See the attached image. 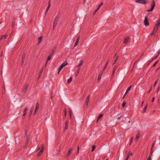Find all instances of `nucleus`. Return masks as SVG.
<instances>
[{"label": "nucleus", "mask_w": 160, "mask_h": 160, "mask_svg": "<svg viewBox=\"0 0 160 160\" xmlns=\"http://www.w3.org/2000/svg\"><path fill=\"white\" fill-rule=\"evenodd\" d=\"M68 64V63L67 62L65 61L59 67L58 69V74H59L60 71L62 69V68L66 66Z\"/></svg>", "instance_id": "f257e3e1"}, {"label": "nucleus", "mask_w": 160, "mask_h": 160, "mask_svg": "<svg viewBox=\"0 0 160 160\" xmlns=\"http://www.w3.org/2000/svg\"><path fill=\"white\" fill-rule=\"evenodd\" d=\"M155 5V2L154 0L152 1V3L151 5V8L150 9L147 10V11L148 12L152 11L153 10Z\"/></svg>", "instance_id": "f03ea898"}, {"label": "nucleus", "mask_w": 160, "mask_h": 160, "mask_svg": "<svg viewBox=\"0 0 160 160\" xmlns=\"http://www.w3.org/2000/svg\"><path fill=\"white\" fill-rule=\"evenodd\" d=\"M59 19V16L58 15L56 16L54 20V22L53 23V29L54 30V28L56 26L57 24V21H58Z\"/></svg>", "instance_id": "7ed1b4c3"}, {"label": "nucleus", "mask_w": 160, "mask_h": 160, "mask_svg": "<svg viewBox=\"0 0 160 160\" xmlns=\"http://www.w3.org/2000/svg\"><path fill=\"white\" fill-rule=\"evenodd\" d=\"M135 2L143 4H147L148 3L147 1L145 0H137L135 1Z\"/></svg>", "instance_id": "20e7f679"}, {"label": "nucleus", "mask_w": 160, "mask_h": 160, "mask_svg": "<svg viewBox=\"0 0 160 160\" xmlns=\"http://www.w3.org/2000/svg\"><path fill=\"white\" fill-rule=\"evenodd\" d=\"M148 19L147 16H146L145 18L144 21V25L146 26H148L149 25V23L148 22Z\"/></svg>", "instance_id": "39448f33"}, {"label": "nucleus", "mask_w": 160, "mask_h": 160, "mask_svg": "<svg viewBox=\"0 0 160 160\" xmlns=\"http://www.w3.org/2000/svg\"><path fill=\"white\" fill-rule=\"evenodd\" d=\"M25 56H26V53H23L22 56V59H21V62H20V64L22 65L23 64L25 60Z\"/></svg>", "instance_id": "423d86ee"}, {"label": "nucleus", "mask_w": 160, "mask_h": 160, "mask_svg": "<svg viewBox=\"0 0 160 160\" xmlns=\"http://www.w3.org/2000/svg\"><path fill=\"white\" fill-rule=\"evenodd\" d=\"M28 85L27 84H26L24 86L23 92L24 93H26L28 89Z\"/></svg>", "instance_id": "0eeeda50"}, {"label": "nucleus", "mask_w": 160, "mask_h": 160, "mask_svg": "<svg viewBox=\"0 0 160 160\" xmlns=\"http://www.w3.org/2000/svg\"><path fill=\"white\" fill-rule=\"evenodd\" d=\"M140 134V130H138L137 131V133L136 134V140L138 141L139 138Z\"/></svg>", "instance_id": "6e6552de"}, {"label": "nucleus", "mask_w": 160, "mask_h": 160, "mask_svg": "<svg viewBox=\"0 0 160 160\" xmlns=\"http://www.w3.org/2000/svg\"><path fill=\"white\" fill-rule=\"evenodd\" d=\"M28 109V107L26 106L25 108V109H24V112H23L24 113H23V117H22V118L23 119L26 116Z\"/></svg>", "instance_id": "1a4fd4ad"}, {"label": "nucleus", "mask_w": 160, "mask_h": 160, "mask_svg": "<svg viewBox=\"0 0 160 160\" xmlns=\"http://www.w3.org/2000/svg\"><path fill=\"white\" fill-rule=\"evenodd\" d=\"M160 25V18H159L157 21V22L154 28H157L158 29Z\"/></svg>", "instance_id": "9d476101"}, {"label": "nucleus", "mask_w": 160, "mask_h": 160, "mask_svg": "<svg viewBox=\"0 0 160 160\" xmlns=\"http://www.w3.org/2000/svg\"><path fill=\"white\" fill-rule=\"evenodd\" d=\"M158 30V29H157V28H155L154 27L153 32L151 34V36H153L155 35L156 33Z\"/></svg>", "instance_id": "9b49d317"}, {"label": "nucleus", "mask_w": 160, "mask_h": 160, "mask_svg": "<svg viewBox=\"0 0 160 160\" xmlns=\"http://www.w3.org/2000/svg\"><path fill=\"white\" fill-rule=\"evenodd\" d=\"M39 107V104L38 102H37L36 104V107L34 112V114L35 115L37 112H38V109Z\"/></svg>", "instance_id": "f8f14e48"}, {"label": "nucleus", "mask_w": 160, "mask_h": 160, "mask_svg": "<svg viewBox=\"0 0 160 160\" xmlns=\"http://www.w3.org/2000/svg\"><path fill=\"white\" fill-rule=\"evenodd\" d=\"M43 150H44L43 147H42V149L39 151V152L37 154V155L38 156H40L42 154V152H43Z\"/></svg>", "instance_id": "ddd939ff"}, {"label": "nucleus", "mask_w": 160, "mask_h": 160, "mask_svg": "<svg viewBox=\"0 0 160 160\" xmlns=\"http://www.w3.org/2000/svg\"><path fill=\"white\" fill-rule=\"evenodd\" d=\"M130 39V38L129 37H128L127 38H124L123 43L125 44H127Z\"/></svg>", "instance_id": "4468645a"}, {"label": "nucleus", "mask_w": 160, "mask_h": 160, "mask_svg": "<svg viewBox=\"0 0 160 160\" xmlns=\"http://www.w3.org/2000/svg\"><path fill=\"white\" fill-rule=\"evenodd\" d=\"M90 97V95H88L87 97L86 100V104L87 106L88 105V103L89 101V98Z\"/></svg>", "instance_id": "2eb2a0df"}, {"label": "nucleus", "mask_w": 160, "mask_h": 160, "mask_svg": "<svg viewBox=\"0 0 160 160\" xmlns=\"http://www.w3.org/2000/svg\"><path fill=\"white\" fill-rule=\"evenodd\" d=\"M117 67H118V66L116 65H115L114 66V67L113 68V72H112V78L115 72V71H116V69L117 68Z\"/></svg>", "instance_id": "dca6fc26"}, {"label": "nucleus", "mask_w": 160, "mask_h": 160, "mask_svg": "<svg viewBox=\"0 0 160 160\" xmlns=\"http://www.w3.org/2000/svg\"><path fill=\"white\" fill-rule=\"evenodd\" d=\"M52 56L49 55V56L48 57V58H47V61H46V64H45V67H46L47 66V64L48 62L50 60V59H51L52 57Z\"/></svg>", "instance_id": "f3484780"}, {"label": "nucleus", "mask_w": 160, "mask_h": 160, "mask_svg": "<svg viewBox=\"0 0 160 160\" xmlns=\"http://www.w3.org/2000/svg\"><path fill=\"white\" fill-rule=\"evenodd\" d=\"M55 48H53L52 51L51 52H50L49 55L52 56H53V55L54 54V53H55Z\"/></svg>", "instance_id": "a211bd4d"}, {"label": "nucleus", "mask_w": 160, "mask_h": 160, "mask_svg": "<svg viewBox=\"0 0 160 160\" xmlns=\"http://www.w3.org/2000/svg\"><path fill=\"white\" fill-rule=\"evenodd\" d=\"M42 36L38 38V45L40 44L41 43V42L42 41Z\"/></svg>", "instance_id": "6ab92c4d"}, {"label": "nucleus", "mask_w": 160, "mask_h": 160, "mask_svg": "<svg viewBox=\"0 0 160 160\" xmlns=\"http://www.w3.org/2000/svg\"><path fill=\"white\" fill-rule=\"evenodd\" d=\"M29 141V138H27L26 141V143L25 145L24 146V148H25L27 147V146L28 143Z\"/></svg>", "instance_id": "aec40b11"}, {"label": "nucleus", "mask_w": 160, "mask_h": 160, "mask_svg": "<svg viewBox=\"0 0 160 160\" xmlns=\"http://www.w3.org/2000/svg\"><path fill=\"white\" fill-rule=\"evenodd\" d=\"M72 148L69 149L68 150V152L67 153V157L69 156L70 155V154H71V153L72 152Z\"/></svg>", "instance_id": "412c9836"}, {"label": "nucleus", "mask_w": 160, "mask_h": 160, "mask_svg": "<svg viewBox=\"0 0 160 160\" xmlns=\"http://www.w3.org/2000/svg\"><path fill=\"white\" fill-rule=\"evenodd\" d=\"M79 39V37L77 39L76 41L75 42V43L74 44V47H76L78 44V42Z\"/></svg>", "instance_id": "4be33fe9"}, {"label": "nucleus", "mask_w": 160, "mask_h": 160, "mask_svg": "<svg viewBox=\"0 0 160 160\" xmlns=\"http://www.w3.org/2000/svg\"><path fill=\"white\" fill-rule=\"evenodd\" d=\"M7 36H8L6 35H4L2 36L0 38V41L2 40L3 39H6L7 38Z\"/></svg>", "instance_id": "5701e85b"}, {"label": "nucleus", "mask_w": 160, "mask_h": 160, "mask_svg": "<svg viewBox=\"0 0 160 160\" xmlns=\"http://www.w3.org/2000/svg\"><path fill=\"white\" fill-rule=\"evenodd\" d=\"M103 72H100L99 74L98 75V80L99 81V80H100L101 78V76H102V73H103Z\"/></svg>", "instance_id": "b1692460"}, {"label": "nucleus", "mask_w": 160, "mask_h": 160, "mask_svg": "<svg viewBox=\"0 0 160 160\" xmlns=\"http://www.w3.org/2000/svg\"><path fill=\"white\" fill-rule=\"evenodd\" d=\"M48 3H49V5H48V7L46 9V10L45 12V14H46V13L48 11V10L50 8V1H49Z\"/></svg>", "instance_id": "393cba45"}, {"label": "nucleus", "mask_w": 160, "mask_h": 160, "mask_svg": "<svg viewBox=\"0 0 160 160\" xmlns=\"http://www.w3.org/2000/svg\"><path fill=\"white\" fill-rule=\"evenodd\" d=\"M109 62V61H107V62H106L105 66L103 68V71L102 72H104L105 69H106L107 66L108 64V63Z\"/></svg>", "instance_id": "a878e982"}, {"label": "nucleus", "mask_w": 160, "mask_h": 160, "mask_svg": "<svg viewBox=\"0 0 160 160\" xmlns=\"http://www.w3.org/2000/svg\"><path fill=\"white\" fill-rule=\"evenodd\" d=\"M72 77H71L69 79H68V84L70 83L71 82H72Z\"/></svg>", "instance_id": "bb28decb"}, {"label": "nucleus", "mask_w": 160, "mask_h": 160, "mask_svg": "<svg viewBox=\"0 0 160 160\" xmlns=\"http://www.w3.org/2000/svg\"><path fill=\"white\" fill-rule=\"evenodd\" d=\"M83 63V61L82 60L80 61V64L78 66V68L80 67L82 65Z\"/></svg>", "instance_id": "cd10ccee"}, {"label": "nucleus", "mask_w": 160, "mask_h": 160, "mask_svg": "<svg viewBox=\"0 0 160 160\" xmlns=\"http://www.w3.org/2000/svg\"><path fill=\"white\" fill-rule=\"evenodd\" d=\"M65 117H66L67 114V110L66 108H65L64 110Z\"/></svg>", "instance_id": "c85d7f7f"}, {"label": "nucleus", "mask_w": 160, "mask_h": 160, "mask_svg": "<svg viewBox=\"0 0 160 160\" xmlns=\"http://www.w3.org/2000/svg\"><path fill=\"white\" fill-rule=\"evenodd\" d=\"M147 107H148V105L147 104L146 106L145 107L143 110V113H144L146 112V110H147Z\"/></svg>", "instance_id": "c756f323"}, {"label": "nucleus", "mask_w": 160, "mask_h": 160, "mask_svg": "<svg viewBox=\"0 0 160 160\" xmlns=\"http://www.w3.org/2000/svg\"><path fill=\"white\" fill-rule=\"evenodd\" d=\"M42 71H43V68L42 69V70H41L40 71V72H39V75H38V78H40V77H41V74H42Z\"/></svg>", "instance_id": "7c9ffc66"}, {"label": "nucleus", "mask_w": 160, "mask_h": 160, "mask_svg": "<svg viewBox=\"0 0 160 160\" xmlns=\"http://www.w3.org/2000/svg\"><path fill=\"white\" fill-rule=\"evenodd\" d=\"M80 69L79 68H78L77 71V72L76 73V76H77L78 74L80 72Z\"/></svg>", "instance_id": "2f4dec72"}, {"label": "nucleus", "mask_w": 160, "mask_h": 160, "mask_svg": "<svg viewBox=\"0 0 160 160\" xmlns=\"http://www.w3.org/2000/svg\"><path fill=\"white\" fill-rule=\"evenodd\" d=\"M103 115L102 114H101L100 115L98 118V120L97 121H98V120H99L101 118H102V117Z\"/></svg>", "instance_id": "473e14b6"}, {"label": "nucleus", "mask_w": 160, "mask_h": 160, "mask_svg": "<svg viewBox=\"0 0 160 160\" xmlns=\"http://www.w3.org/2000/svg\"><path fill=\"white\" fill-rule=\"evenodd\" d=\"M96 147V146H95L94 145H93L92 146V152H93L94 150L95 149Z\"/></svg>", "instance_id": "72a5a7b5"}, {"label": "nucleus", "mask_w": 160, "mask_h": 160, "mask_svg": "<svg viewBox=\"0 0 160 160\" xmlns=\"http://www.w3.org/2000/svg\"><path fill=\"white\" fill-rule=\"evenodd\" d=\"M65 128L66 129H67L68 128V123L67 122H66L65 123Z\"/></svg>", "instance_id": "f704fd0d"}, {"label": "nucleus", "mask_w": 160, "mask_h": 160, "mask_svg": "<svg viewBox=\"0 0 160 160\" xmlns=\"http://www.w3.org/2000/svg\"><path fill=\"white\" fill-rule=\"evenodd\" d=\"M158 61H157L156 62L153 64V65H152V67H155V66H156V64L158 63Z\"/></svg>", "instance_id": "c9c22d12"}, {"label": "nucleus", "mask_w": 160, "mask_h": 160, "mask_svg": "<svg viewBox=\"0 0 160 160\" xmlns=\"http://www.w3.org/2000/svg\"><path fill=\"white\" fill-rule=\"evenodd\" d=\"M155 145V142L152 143V147L151 148V149L153 150V148L154 147V146Z\"/></svg>", "instance_id": "e433bc0d"}, {"label": "nucleus", "mask_w": 160, "mask_h": 160, "mask_svg": "<svg viewBox=\"0 0 160 160\" xmlns=\"http://www.w3.org/2000/svg\"><path fill=\"white\" fill-rule=\"evenodd\" d=\"M99 9V8H97L96 9V10H95L94 11V12H93V14H94V15H95V14L96 13V12H97V11H98V9Z\"/></svg>", "instance_id": "4c0bfd02"}, {"label": "nucleus", "mask_w": 160, "mask_h": 160, "mask_svg": "<svg viewBox=\"0 0 160 160\" xmlns=\"http://www.w3.org/2000/svg\"><path fill=\"white\" fill-rule=\"evenodd\" d=\"M103 4V3L102 2H101L100 3V4L98 6V8H100Z\"/></svg>", "instance_id": "58836bf2"}, {"label": "nucleus", "mask_w": 160, "mask_h": 160, "mask_svg": "<svg viewBox=\"0 0 160 160\" xmlns=\"http://www.w3.org/2000/svg\"><path fill=\"white\" fill-rule=\"evenodd\" d=\"M153 152V150L152 149H151V153H150V156H151V157L152 156V153Z\"/></svg>", "instance_id": "ea45409f"}, {"label": "nucleus", "mask_w": 160, "mask_h": 160, "mask_svg": "<svg viewBox=\"0 0 160 160\" xmlns=\"http://www.w3.org/2000/svg\"><path fill=\"white\" fill-rule=\"evenodd\" d=\"M72 113V111L71 110H69V113L70 115V118H71V113Z\"/></svg>", "instance_id": "a19ab883"}, {"label": "nucleus", "mask_w": 160, "mask_h": 160, "mask_svg": "<svg viewBox=\"0 0 160 160\" xmlns=\"http://www.w3.org/2000/svg\"><path fill=\"white\" fill-rule=\"evenodd\" d=\"M132 86H129L127 89V92H129L131 88V87Z\"/></svg>", "instance_id": "79ce46f5"}, {"label": "nucleus", "mask_w": 160, "mask_h": 160, "mask_svg": "<svg viewBox=\"0 0 160 160\" xmlns=\"http://www.w3.org/2000/svg\"><path fill=\"white\" fill-rule=\"evenodd\" d=\"M126 104V103L125 102H123L122 104V106L123 107H124L125 106V105Z\"/></svg>", "instance_id": "37998d69"}, {"label": "nucleus", "mask_w": 160, "mask_h": 160, "mask_svg": "<svg viewBox=\"0 0 160 160\" xmlns=\"http://www.w3.org/2000/svg\"><path fill=\"white\" fill-rule=\"evenodd\" d=\"M160 53V50L158 52V55H156L155 57H156V58H157L159 56Z\"/></svg>", "instance_id": "c03bdc74"}, {"label": "nucleus", "mask_w": 160, "mask_h": 160, "mask_svg": "<svg viewBox=\"0 0 160 160\" xmlns=\"http://www.w3.org/2000/svg\"><path fill=\"white\" fill-rule=\"evenodd\" d=\"M33 111V109L32 108H31L30 110V115L32 114Z\"/></svg>", "instance_id": "a18cd8bd"}, {"label": "nucleus", "mask_w": 160, "mask_h": 160, "mask_svg": "<svg viewBox=\"0 0 160 160\" xmlns=\"http://www.w3.org/2000/svg\"><path fill=\"white\" fill-rule=\"evenodd\" d=\"M158 79H157V80H156V81L155 82V83H154V87H155V86L156 85V84H157V82H158Z\"/></svg>", "instance_id": "49530a36"}, {"label": "nucleus", "mask_w": 160, "mask_h": 160, "mask_svg": "<svg viewBox=\"0 0 160 160\" xmlns=\"http://www.w3.org/2000/svg\"><path fill=\"white\" fill-rule=\"evenodd\" d=\"M152 158L151 157V156H149L148 157L147 160H151Z\"/></svg>", "instance_id": "de8ad7c7"}, {"label": "nucleus", "mask_w": 160, "mask_h": 160, "mask_svg": "<svg viewBox=\"0 0 160 160\" xmlns=\"http://www.w3.org/2000/svg\"><path fill=\"white\" fill-rule=\"evenodd\" d=\"M129 157V154H128L125 160H128Z\"/></svg>", "instance_id": "09e8293b"}, {"label": "nucleus", "mask_w": 160, "mask_h": 160, "mask_svg": "<svg viewBox=\"0 0 160 160\" xmlns=\"http://www.w3.org/2000/svg\"><path fill=\"white\" fill-rule=\"evenodd\" d=\"M123 117V116L122 115L120 117L118 118L117 119L118 120H120Z\"/></svg>", "instance_id": "8fccbe9b"}, {"label": "nucleus", "mask_w": 160, "mask_h": 160, "mask_svg": "<svg viewBox=\"0 0 160 160\" xmlns=\"http://www.w3.org/2000/svg\"><path fill=\"white\" fill-rule=\"evenodd\" d=\"M160 87H158L157 90V92L158 93L160 90Z\"/></svg>", "instance_id": "3c124183"}, {"label": "nucleus", "mask_w": 160, "mask_h": 160, "mask_svg": "<svg viewBox=\"0 0 160 160\" xmlns=\"http://www.w3.org/2000/svg\"><path fill=\"white\" fill-rule=\"evenodd\" d=\"M152 85L151 87H150V90L149 91V92H148V93H149L151 91V90H152Z\"/></svg>", "instance_id": "603ef678"}, {"label": "nucleus", "mask_w": 160, "mask_h": 160, "mask_svg": "<svg viewBox=\"0 0 160 160\" xmlns=\"http://www.w3.org/2000/svg\"><path fill=\"white\" fill-rule=\"evenodd\" d=\"M79 145H78V152H77L78 153L79 152Z\"/></svg>", "instance_id": "864d4df0"}, {"label": "nucleus", "mask_w": 160, "mask_h": 160, "mask_svg": "<svg viewBox=\"0 0 160 160\" xmlns=\"http://www.w3.org/2000/svg\"><path fill=\"white\" fill-rule=\"evenodd\" d=\"M155 99V97H153L152 98V102H153L154 100Z\"/></svg>", "instance_id": "5fc2aeb1"}, {"label": "nucleus", "mask_w": 160, "mask_h": 160, "mask_svg": "<svg viewBox=\"0 0 160 160\" xmlns=\"http://www.w3.org/2000/svg\"><path fill=\"white\" fill-rule=\"evenodd\" d=\"M133 137H132L130 139V142H132V140H133Z\"/></svg>", "instance_id": "6e6d98bb"}, {"label": "nucleus", "mask_w": 160, "mask_h": 160, "mask_svg": "<svg viewBox=\"0 0 160 160\" xmlns=\"http://www.w3.org/2000/svg\"><path fill=\"white\" fill-rule=\"evenodd\" d=\"M117 61L116 60H115L114 61V63H113V65H114V64H115L116 63Z\"/></svg>", "instance_id": "4d7b16f0"}, {"label": "nucleus", "mask_w": 160, "mask_h": 160, "mask_svg": "<svg viewBox=\"0 0 160 160\" xmlns=\"http://www.w3.org/2000/svg\"><path fill=\"white\" fill-rule=\"evenodd\" d=\"M118 56H117L116 57V58L115 60L117 61V60L118 59Z\"/></svg>", "instance_id": "13d9d810"}, {"label": "nucleus", "mask_w": 160, "mask_h": 160, "mask_svg": "<svg viewBox=\"0 0 160 160\" xmlns=\"http://www.w3.org/2000/svg\"><path fill=\"white\" fill-rule=\"evenodd\" d=\"M27 130L26 129L25 130V135H27Z\"/></svg>", "instance_id": "bf43d9fd"}, {"label": "nucleus", "mask_w": 160, "mask_h": 160, "mask_svg": "<svg viewBox=\"0 0 160 160\" xmlns=\"http://www.w3.org/2000/svg\"><path fill=\"white\" fill-rule=\"evenodd\" d=\"M156 58H156V57H155V58H153L152 59V60L151 61H152L153 60H155V59H156Z\"/></svg>", "instance_id": "052dcab7"}, {"label": "nucleus", "mask_w": 160, "mask_h": 160, "mask_svg": "<svg viewBox=\"0 0 160 160\" xmlns=\"http://www.w3.org/2000/svg\"><path fill=\"white\" fill-rule=\"evenodd\" d=\"M160 68V67L159 68H158V69H157L156 70V72H157L159 70V69Z\"/></svg>", "instance_id": "680f3d73"}, {"label": "nucleus", "mask_w": 160, "mask_h": 160, "mask_svg": "<svg viewBox=\"0 0 160 160\" xmlns=\"http://www.w3.org/2000/svg\"><path fill=\"white\" fill-rule=\"evenodd\" d=\"M129 155H132V153H130V152H129Z\"/></svg>", "instance_id": "e2e57ef3"}, {"label": "nucleus", "mask_w": 160, "mask_h": 160, "mask_svg": "<svg viewBox=\"0 0 160 160\" xmlns=\"http://www.w3.org/2000/svg\"><path fill=\"white\" fill-rule=\"evenodd\" d=\"M143 103H144V101H143L142 102V104H141V106H142H142H143Z\"/></svg>", "instance_id": "0e129e2a"}, {"label": "nucleus", "mask_w": 160, "mask_h": 160, "mask_svg": "<svg viewBox=\"0 0 160 160\" xmlns=\"http://www.w3.org/2000/svg\"><path fill=\"white\" fill-rule=\"evenodd\" d=\"M45 65H44V66H43V67H42V68H43V69L44 68H45L46 67H45Z\"/></svg>", "instance_id": "69168bd1"}, {"label": "nucleus", "mask_w": 160, "mask_h": 160, "mask_svg": "<svg viewBox=\"0 0 160 160\" xmlns=\"http://www.w3.org/2000/svg\"><path fill=\"white\" fill-rule=\"evenodd\" d=\"M2 55H3V53H2V52L1 54V56H2Z\"/></svg>", "instance_id": "338daca9"}, {"label": "nucleus", "mask_w": 160, "mask_h": 160, "mask_svg": "<svg viewBox=\"0 0 160 160\" xmlns=\"http://www.w3.org/2000/svg\"><path fill=\"white\" fill-rule=\"evenodd\" d=\"M125 96H125V95H124V96H123V98H122V99H124V98H125Z\"/></svg>", "instance_id": "774afa93"}]
</instances>
